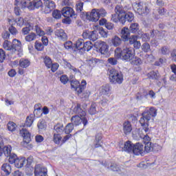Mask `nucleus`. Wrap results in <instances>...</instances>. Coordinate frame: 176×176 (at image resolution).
<instances>
[{
  "label": "nucleus",
  "instance_id": "37998d69",
  "mask_svg": "<svg viewBox=\"0 0 176 176\" xmlns=\"http://www.w3.org/2000/svg\"><path fill=\"white\" fill-rule=\"evenodd\" d=\"M84 3L80 0L78 1L76 3V10L78 13H82L83 12Z\"/></svg>",
  "mask_w": 176,
  "mask_h": 176
},
{
  "label": "nucleus",
  "instance_id": "0eeeda50",
  "mask_svg": "<svg viewBox=\"0 0 176 176\" xmlns=\"http://www.w3.org/2000/svg\"><path fill=\"white\" fill-rule=\"evenodd\" d=\"M82 36L85 39H89V41H92V42H96V41L98 39V34H97V31L96 30H85L82 33Z\"/></svg>",
  "mask_w": 176,
  "mask_h": 176
},
{
  "label": "nucleus",
  "instance_id": "c756f323",
  "mask_svg": "<svg viewBox=\"0 0 176 176\" xmlns=\"http://www.w3.org/2000/svg\"><path fill=\"white\" fill-rule=\"evenodd\" d=\"M111 43L115 46V47H118V46H120V45L123 43V41L122 38H120V37L115 36L111 38Z\"/></svg>",
  "mask_w": 176,
  "mask_h": 176
},
{
  "label": "nucleus",
  "instance_id": "3c124183",
  "mask_svg": "<svg viewBox=\"0 0 176 176\" xmlns=\"http://www.w3.org/2000/svg\"><path fill=\"white\" fill-rule=\"evenodd\" d=\"M142 50L144 52V53H148V52H151V45L148 43H144L142 45Z\"/></svg>",
  "mask_w": 176,
  "mask_h": 176
},
{
  "label": "nucleus",
  "instance_id": "c03bdc74",
  "mask_svg": "<svg viewBox=\"0 0 176 176\" xmlns=\"http://www.w3.org/2000/svg\"><path fill=\"white\" fill-rule=\"evenodd\" d=\"M31 63L28 59H21L19 60V65L21 67V68H27L28 67H30V65Z\"/></svg>",
  "mask_w": 176,
  "mask_h": 176
},
{
  "label": "nucleus",
  "instance_id": "13d9d810",
  "mask_svg": "<svg viewBox=\"0 0 176 176\" xmlns=\"http://www.w3.org/2000/svg\"><path fill=\"white\" fill-rule=\"evenodd\" d=\"M12 147L10 146H7L3 148V153L6 156L8 157L12 155Z\"/></svg>",
  "mask_w": 176,
  "mask_h": 176
},
{
  "label": "nucleus",
  "instance_id": "6e6552de",
  "mask_svg": "<svg viewBox=\"0 0 176 176\" xmlns=\"http://www.w3.org/2000/svg\"><path fill=\"white\" fill-rule=\"evenodd\" d=\"M61 11L63 17H65L66 19H69V17L76 19V15L75 14V11H74V8L71 7H64Z\"/></svg>",
  "mask_w": 176,
  "mask_h": 176
},
{
  "label": "nucleus",
  "instance_id": "a211bd4d",
  "mask_svg": "<svg viewBox=\"0 0 176 176\" xmlns=\"http://www.w3.org/2000/svg\"><path fill=\"white\" fill-rule=\"evenodd\" d=\"M34 175L35 176H47V169L45 168H39V166L37 165L35 166Z\"/></svg>",
  "mask_w": 176,
  "mask_h": 176
},
{
  "label": "nucleus",
  "instance_id": "1a4fd4ad",
  "mask_svg": "<svg viewBox=\"0 0 176 176\" xmlns=\"http://www.w3.org/2000/svg\"><path fill=\"white\" fill-rule=\"evenodd\" d=\"M96 49L99 50L100 53L101 54H107V52H108V45L104 41H99L96 43L95 45Z\"/></svg>",
  "mask_w": 176,
  "mask_h": 176
},
{
  "label": "nucleus",
  "instance_id": "473e14b6",
  "mask_svg": "<svg viewBox=\"0 0 176 176\" xmlns=\"http://www.w3.org/2000/svg\"><path fill=\"white\" fill-rule=\"evenodd\" d=\"M147 76L148 79H153V80L155 79V80L160 79V74H159V72H155V71L150 72L147 74Z\"/></svg>",
  "mask_w": 176,
  "mask_h": 176
},
{
  "label": "nucleus",
  "instance_id": "72a5a7b5",
  "mask_svg": "<svg viewBox=\"0 0 176 176\" xmlns=\"http://www.w3.org/2000/svg\"><path fill=\"white\" fill-rule=\"evenodd\" d=\"M115 12L117 14L119 15V17H122V16L126 13V11H124V9L123 8V6L120 5H117L115 8Z\"/></svg>",
  "mask_w": 176,
  "mask_h": 176
},
{
  "label": "nucleus",
  "instance_id": "de8ad7c7",
  "mask_svg": "<svg viewBox=\"0 0 176 176\" xmlns=\"http://www.w3.org/2000/svg\"><path fill=\"white\" fill-rule=\"evenodd\" d=\"M74 125L72 122L68 123L65 127V134H69L70 133H72V131L74 130Z\"/></svg>",
  "mask_w": 176,
  "mask_h": 176
},
{
  "label": "nucleus",
  "instance_id": "4c0bfd02",
  "mask_svg": "<svg viewBox=\"0 0 176 176\" xmlns=\"http://www.w3.org/2000/svg\"><path fill=\"white\" fill-rule=\"evenodd\" d=\"M109 85H105L104 86H102L100 89L101 96H108V94H109Z\"/></svg>",
  "mask_w": 176,
  "mask_h": 176
},
{
  "label": "nucleus",
  "instance_id": "2f4dec72",
  "mask_svg": "<svg viewBox=\"0 0 176 176\" xmlns=\"http://www.w3.org/2000/svg\"><path fill=\"white\" fill-rule=\"evenodd\" d=\"M1 170L5 173L6 175H10V173H12V166H10V164L6 163L2 165Z\"/></svg>",
  "mask_w": 176,
  "mask_h": 176
},
{
  "label": "nucleus",
  "instance_id": "c9c22d12",
  "mask_svg": "<svg viewBox=\"0 0 176 176\" xmlns=\"http://www.w3.org/2000/svg\"><path fill=\"white\" fill-rule=\"evenodd\" d=\"M54 129L56 131V134H63L65 131L64 125L63 124H57L54 126Z\"/></svg>",
  "mask_w": 176,
  "mask_h": 176
},
{
  "label": "nucleus",
  "instance_id": "bf43d9fd",
  "mask_svg": "<svg viewBox=\"0 0 176 176\" xmlns=\"http://www.w3.org/2000/svg\"><path fill=\"white\" fill-rule=\"evenodd\" d=\"M111 21L113 23H120V16L117 13L111 14Z\"/></svg>",
  "mask_w": 176,
  "mask_h": 176
},
{
  "label": "nucleus",
  "instance_id": "ddd939ff",
  "mask_svg": "<svg viewBox=\"0 0 176 176\" xmlns=\"http://www.w3.org/2000/svg\"><path fill=\"white\" fill-rule=\"evenodd\" d=\"M92 148H102V134L97 133L95 135V140L92 144Z\"/></svg>",
  "mask_w": 176,
  "mask_h": 176
},
{
  "label": "nucleus",
  "instance_id": "f3484780",
  "mask_svg": "<svg viewBox=\"0 0 176 176\" xmlns=\"http://www.w3.org/2000/svg\"><path fill=\"white\" fill-rule=\"evenodd\" d=\"M55 35L58 38L59 41H67L68 39V36H67V33L63 29H57L55 31Z\"/></svg>",
  "mask_w": 176,
  "mask_h": 176
},
{
  "label": "nucleus",
  "instance_id": "f8f14e48",
  "mask_svg": "<svg viewBox=\"0 0 176 176\" xmlns=\"http://www.w3.org/2000/svg\"><path fill=\"white\" fill-rule=\"evenodd\" d=\"M132 153L137 155H141L142 156L144 153H145V151H144V145L140 143H136L133 144Z\"/></svg>",
  "mask_w": 176,
  "mask_h": 176
},
{
  "label": "nucleus",
  "instance_id": "cd10ccee",
  "mask_svg": "<svg viewBox=\"0 0 176 176\" xmlns=\"http://www.w3.org/2000/svg\"><path fill=\"white\" fill-rule=\"evenodd\" d=\"M138 39H142L143 42H149L151 41V36H149V34L144 33L142 32H140L138 34Z\"/></svg>",
  "mask_w": 176,
  "mask_h": 176
},
{
  "label": "nucleus",
  "instance_id": "ea45409f",
  "mask_svg": "<svg viewBox=\"0 0 176 176\" xmlns=\"http://www.w3.org/2000/svg\"><path fill=\"white\" fill-rule=\"evenodd\" d=\"M36 39V34L34 32H31L30 34H26L25 40L26 42H32Z\"/></svg>",
  "mask_w": 176,
  "mask_h": 176
},
{
  "label": "nucleus",
  "instance_id": "338daca9",
  "mask_svg": "<svg viewBox=\"0 0 176 176\" xmlns=\"http://www.w3.org/2000/svg\"><path fill=\"white\" fill-rule=\"evenodd\" d=\"M98 32L100 35L102 36V38H107V36H108V33L105 30H104V28H99Z\"/></svg>",
  "mask_w": 176,
  "mask_h": 176
},
{
  "label": "nucleus",
  "instance_id": "c85d7f7f",
  "mask_svg": "<svg viewBox=\"0 0 176 176\" xmlns=\"http://www.w3.org/2000/svg\"><path fill=\"white\" fill-rule=\"evenodd\" d=\"M34 114H30L29 116L26 118V120L24 124V127H31L32 126V123H34Z\"/></svg>",
  "mask_w": 176,
  "mask_h": 176
},
{
  "label": "nucleus",
  "instance_id": "4d7b16f0",
  "mask_svg": "<svg viewBox=\"0 0 176 176\" xmlns=\"http://www.w3.org/2000/svg\"><path fill=\"white\" fill-rule=\"evenodd\" d=\"M35 31L36 35H38V36H43V35H45V32L42 30V29H41V27H39L38 25L35 26Z\"/></svg>",
  "mask_w": 176,
  "mask_h": 176
},
{
  "label": "nucleus",
  "instance_id": "a878e982",
  "mask_svg": "<svg viewBox=\"0 0 176 176\" xmlns=\"http://www.w3.org/2000/svg\"><path fill=\"white\" fill-rule=\"evenodd\" d=\"M86 63H87V65H88V67H89V68L93 69V68H94V67H96V65H97V64H98V63H100V60H99V59H97L96 58H92L91 59L87 60Z\"/></svg>",
  "mask_w": 176,
  "mask_h": 176
},
{
  "label": "nucleus",
  "instance_id": "a19ab883",
  "mask_svg": "<svg viewBox=\"0 0 176 176\" xmlns=\"http://www.w3.org/2000/svg\"><path fill=\"white\" fill-rule=\"evenodd\" d=\"M129 61L132 65H141V64H142V60L141 58L137 56H133Z\"/></svg>",
  "mask_w": 176,
  "mask_h": 176
},
{
  "label": "nucleus",
  "instance_id": "423d86ee",
  "mask_svg": "<svg viewBox=\"0 0 176 176\" xmlns=\"http://www.w3.org/2000/svg\"><path fill=\"white\" fill-rule=\"evenodd\" d=\"M70 85L72 89H74V90L76 92V94H78V96H80V94H82V93H83L85 89H86L87 82L86 80H82L80 85L78 80H73L71 81Z\"/></svg>",
  "mask_w": 176,
  "mask_h": 176
},
{
  "label": "nucleus",
  "instance_id": "bb28decb",
  "mask_svg": "<svg viewBox=\"0 0 176 176\" xmlns=\"http://www.w3.org/2000/svg\"><path fill=\"white\" fill-rule=\"evenodd\" d=\"M53 141L54 144H56V145H59V146H61L63 145V137H61V135H60L59 133H54Z\"/></svg>",
  "mask_w": 176,
  "mask_h": 176
},
{
  "label": "nucleus",
  "instance_id": "774afa93",
  "mask_svg": "<svg viewBox=\"0 0 176 176\" xmlns=\"http://www.w3.org/2000/svg\"><path fill=\"white\" fill-rule=\"evenodd\" d=\"M60 80L63 85H67V83H68L69 79L67 75H63L60 76Z\"/></svg>",
  "mask_w": 176,
  "mask_h": 176
},
{
  "label": "nucleus",
  "instance_id": "7ed1b4c3",
  "mask_svg": "<svg viewBox=\"0 0 176 176\" xmlns=\"http://www.w3.org/2000/svg\"><path fill=\"white\" fill-rule=\"evenodd\" d=\"M115 57L116 58H122L125 61H130L135 57L134 50L131 47H126L122 50L121 48L117 47L115 50Z\"/></svg>",
  "mask_w": 176,
  "mask_h": 176
},
{
  "label": "nucleus",
  "instance_id": "680f3d73",
  "mask_svg": "<svg viewBox=\"0 0 176 176\" xmlns=\"http://www.w3.org/2000/svg\"><path fill=\"white\" fill-rule=\"evenodd\" d=\"M137 39H138V35H132L131 36H129L128 41L130 45H133L135 42L137 41Z\"/></svg>",
  "mask_w": 176,
  "mask_h": 176
},
{
  "label": "nucleus",
  "instance_id": "49530a36",
  "mask_svg": "<svg viewBox=\"0 0 176 176\" xmlns=\"http://www.w3.org/2000/svg\"><path fill=\"white\" fill-rule=\"evenodd\" d=\"M34 47L36 50H37L38 52H42L43 49H45V45H43L42 43L38 41H36L34 43Z\"/></svg>",
  "mask_w": 176,
  "mask_h": 176
},
{
  "label": "nucleus",
  "instance_id": "393cba45",
  "mask_svg": "<svg viewBox=\"0 0 176 176\" xmlns=\"http://www.w3.org/2000/svg\"><path fill=\"white\" fill-rule=\"evenodd\" d=\"M133 147H134V144H133L131 142L128 140L124 143V151L125 152H128V153H133Z\"/></svg>",
  "mask_w": 176,
  "mask_h": 176
},
{
  "label": "nucleus",
  "instance_id": "9d476101",
  "mask_svg": "<svg viewBox=\"0 0 176 176\" xmlns=\"http://www.w3.org/2000/svg\"><path fill=\"white\" fill-rule=\"evenodd\" d=\"M135 6L139 14H148V13H149V9L148 8V6L146 4H144V3H138Z\"/></svg>",
  "mask_w": 176,
  "mask_h": 176
},
{
  "label": "nucleus",
  "instance_id": "603ef678",
  "mask_svg": "<svg viewBox=\"0 0 176 176\" xmlns=\"http://www.w3.org/2000/svg\"><path fill=\"white\" fill-rule=\"evenodd\" d=\"M8 162L10 164H14L16 163V160H17V155L14 153L10 154Z\"/></svg>",
  "mask_w": 176,
  "mask_h": 176
},
{
  "label": "nucleus",
  "instance_id": "412c9836",
  "mask_svg": "<svg viewBox=\"0 0 176 176\" xmlns=\"http://www.w3.org/2000/svg\"><path fill=\"white\" fill-rule=\"evenodd\" d=\"M12 52H21V41H20L17 39H14L12 41Z\"/></svg>",
  "mask_w": 176,
  "mask_h": 176
},
{
  "label": "nucleus",
  "instance_id": "a18cd8bd",
  "mask_svg": "<svg viewBox=\"0 0 176 176\" xmlns=\"http://www.w3.org/2000/svg\"><path fill=\"white\" fill-rule=\"evenodd\" d=\"M85 43V40L82 38H79L76 42V49L77 50H82L83 48V45Z\"/></svg>",
  "mask_w": 176,
  "mask_h": 176
},
{
  "label": "nucleus",
  "instance_id": "052dcab7",
  "mask_svg": "<svg viewBox=\"0 0 176 176\" xmlns=\"http://www.w3.org/2000/svg\"><path fill=\"white\" fill-rule=\"evenodd\" d=\"M3 47L5 50H12V45H10V42L9 41H5L3 43Z\"/></svg>",
  "mask_w": 176,
  "mask_h": 176
},
{
  "label": "nucleus",
  "instance_id": "20e7f679",
  "mask_svg": "<svg viewBox=\"0 0 176 176\" xmlns=\"http://www.w3.org/2000/svg\"><path fill=\"white\" fill-rule=\"evenodd\" d=\"M82 14L85 15L87 20L96 23L100 20V17H105L107 16V11L104 8L93 9L90 12H82Z\"/></svg>",
  "mask_w": 176,
  "mask_h": 176
},
{
  "label": "nucleus",
  "instance_id": "58836bf2",
  "mask_svg": "<svg viewBox=\"0 0 176 176\" xmlns=\"http://www.w3.org/2000/svg\"><path fill=\"white\" fill-rule=\"evenodd\" d=\"M93 49V44L90 41L85 42L82 45L83 52H90Z\"/></svg>",
  "mask_w": 176,
  "mask_h": 176
},
{
  "label": "nucleus",
  "instance_id": "8fccbe9b",
  "mask_svg": "<svg viewBox=\"0 0 176 176\" xmlns=\"http://www.w3.org/2000/svg\"><path fill=\"white\" fill-rule=\"evenodd\" d=\"M20 5L22 9H25V8H28V6L31 5V1H30L29 0H21Z\"/></svg>",
  "mask_w": 176,
  "mask_h": 176
},
{
  "label": "nucleus",
  "instance_id": "7c9ffc66",
  "mask_svg": "<svg viewBox=\"0 0 176 176\" xmlns=\"http://www.w3.org/2000/svg\"><path fill=\"white\" fill-rule=\"evenodd\" d=\"M25 163V157L16 158L14 166L16 168H21Z\"/></svg>",
  "mask_w": 176,
  "mask_h": 176
},
{
  "label": "nucleus",
  "instance_id": "2eb2a0df",
  "mask_svg": "<svg viewBox=\"0 0 176 176\" xmlns=\"http://www.w3.org/2000/svg\"><path fill=\"white\" fill-rule=\"evenodd\" d=\"M20 134L23 138V142H25V144H30V142H31V133H30V131L25 129V128H23L20 131Z\"/></svg>",
  "mask_w": 176,
  "mask_h": 176
},
{
  "label": "nucleus",
  "instance_id": "9b49d317",
  "mask_svg": "<svg viewBox=\"0 0 176 176\" xmlns=\"http://www.w3.org/2000/svg\"><path fill=\"white\" fill-rule=\"evenodd\" d=\"M121 24H126V21L131 23L134 20V14L131 12H125L124 14L120 19Z\"/></svg>",
  "mask_w": 176,
  "mask_h": 176
},
{
  "label": "nucleus",
  "instance_id": "aec40b11",
  "mask_svg": "<svg viewBox=\"0 0 176 176\" xmlns=\"http://www.w3.org/2000/svg\"><path fill=\"white\" fill-rule=\"evenodd\" d=\"M104 166L107 167V168H108L109 170H111V171H116L117 173H119V171H120V168L117 164L112 162L108 163L105 162Z\"/></svg>",
  "mask_w": 176,
  "mask_h": 176
},
{
  "label": "nucleus",
  "instance_id": "39448f33",
  "mask_svg": "<svg viewBox=\"0 0 176 176\" xmlns=\"http://www.w3.org/2000/svg\"><path fill=\"white\" fill-rule=\"evenodd\" d=\"M109 74L111 83L114 85L123 83V74H122V72L116 69H111L109 70Z\"/></svg>",
  "mask_w": 176,
  "mask_h": 176
},
{
  "label": "nucleus",
  "instance_id": "79ce46f5",
  "mask_svg": "<svg viewBox=\"0 0 176 176\" xmlns=\"http://www.w3.org/2000/svg\"><path fill=\"white\" fill-rule=\"evenodd\" d=\"M43 63L47 67V68H52V64L53 63V60H52V58L47 56H45L43 58Z\"/></svg>",
  "mask_w": 176,
  "mask_h": 176
},
{
  "label": "nucleus",
  "instance_id": "6e6d98bb",
  "mask_svg": "<svg viewBox=\"0 0 176 176\" xmlns=\"http://www.w3.org/2000/svg\"><path fill=\"white\" fill-rule=\"evenodd\" d=\"M62 14V11H60L58 10H55L52 12V16L54 17V19H61Z\"/></svg>",
  "mask_w": 176,
  "mask_h": 176
},
{
  "label": "nucleus",
  "instance_id": "864d4df0",
  "mask_svg": "<svg viewBox=\"0 0 176 176\" xmlns=\"http://www.w3.org/2000/svg\"><path fill=\"white\" fill-rule=\"evenodd\" d=\"M97 104L96 103H93L89 110V113L90 115H96L97 113Z\"/></svg>",
  "mask_w": 176,
  "mask_h": 176
},
{
  "label": "nucleus",
  "instance_id": "e433bc0d",
  "mask_svg": "<svg viewBox=\"0 0 176 176\" xmlns=\"http://www.w3.org/2000/svg\"><path fill=\"white\" fill-rule=\"evenodd\" d=\"M144 152H146V153H151V152H153V143L152 142H146L144 144Z\"/></svg>",
  "mask_w": 176,
  "mask_h": 176
},
{
  "label": "nucleus",
  "instance_id": "b1692460",
  "mask_svg": "<svg viewBox=\"0 0 176 176\" xmlns=\"http://www.w3.org/2000/svg\"><path fill=\"white\" fill-rule=\"evenodd\" d=\"M129 31L132 34H140L141 31H140V25L137 23H131L129 27Z\"/></svg>",
  "mask_w": 176,
  "mask_h": 176
},
{
  "label": "nucleus",
  "instance_id": "5701e85b",
  "mask_svg": "<svg viewBox=\"0 0 176 176\" xmlns=\"http://www.w3.org/2000/svg\"><path fill=\"white\" fill-rule=\"evenodd\" d=\"M25 27L23 28L21 30V32L23 35H28L30 34V31H32L34 30V24L32 23L29 22L28 23H26Z\"/></svg>",
  "mask_w": 176,
  "mask_h": 176
},
{
  "label": "nucleus",
  "instance_id": "69168bd1",
  "mask_svg": "<svg viewBox=\"0 0 176 176\" xmlns=\"http://www.w3.org/2000/svg\"><path fill=\"white\" fill-rule=\"evenodd\" d=\"M162 151V146L158 144H153V152H160Z\"/></svg>",
  "mask_w": 176,
  "mask_h": 176
},
{
  "label": "nucleus",
  "instance_id": "f257e3e1",
  "mask_svg": "<svg viewBox=\"0 0 176 176\" xmlns=\"http://www.w3.org/2000/svg\"><path fill=\"white\" fill-rule=\"evenodd\" d=\"M157 115V110L155 107H151L149 109H146L142 113L139 122L142 127L144 130L146 135L140 136L143 139L144 144L146 142H151V138L148 135V133H151L149 129V120L152 118L156 117Z\"/></svg>",
  "mask_w": 176,
  "mask_h": 176
},
{
  "label": "nucleus",
  "instance_id": "4468645a",
  "mask_svg": "<svg viewBox=\"0 0 176 176\" xmlns=\"http://www.w3.org/2000/svg\"><path fill=\"white\" fill-rule=\"evenodd\" d=\"M56 8V3L53 1H45V6L43 10L44 13L45 14H48V13H51L52 11L54 10Z\"/></svg>",
  "mask_w": 176,
  "mask_h": 176
},
{
  "label": "nucleus",
  "instance_id": "6ab92c4d",
  "mask_svg": "<svg viewBox=\"0 0 176 176\" xmlns=\"http://www.w3.org/2000/svg\"><path fill=\"white\" fill-rule=\"evenodd\" d=\"M133 130V126H131V122L129 121H125L122 124V131L123 133L127 135L128 134H130L131 133V131Z\"/></svg>",
  "mask_w": 176,
  "mask_h": 176
},
{
  "label": "nucleus",
  "instance_id": "f03ea898",
  "mask_svg": "<svg viewBox=\"0 0 176 176\" xmlns=\"http://www.w3.org/2000/svg\"><path fill=\"white\" fill-rule=\"evenodd\" d=\"M74 112L77 115L73 116L71 118V122L74 126H79L83 124L84 126H87L89 121L86 116V111L80 108V104H78L76 107L74 108ZM80 115V116H78Z\"/></svg>",
  "mask_w": 176,
  "mask_h": 176
},
{
  "label": "nucleus",
  "instance_id": "e2e57ef3",
  "mask_svg": "<svg viewBox=\"0 0 176 176\" xmlns=\"http://www.w3.org/2000/svg\"><path fill=\"white\" fill-rule=\"evenodd\" d=\"M7 127L9 131H14L16 130V124L13 122H8Z\"/></svg>",
  "mask_w": 176,
  "mask_h": 176
},
{
  "label": "nucleus",
  "instance_id": "5fc2aeb1",
  "mask_svg": "<svg viewBox=\"0 0 176 176\" xmlns=\"http://www.w3.org/2000/svg\"><path fill=\"white\" fill-rule=\"evenodd\" d=\"M161 54L163 56H167V54H170V49L167 46H163L160 49Z\"/></svg>",
  "mask_w": 176,
  "mask_h": 176
},
{
  "label": "nucleus",
  "instance_id": "0e129e2a",
  "mask_svg": "<svg viewBox=\"0 0 176 176\" xmlns=\"http://www.w3.org/2000/svg\"><path fill=\"white\" fill-rule=\"evenodd\" d=\"M118 58H109L107 61L111 65H118Z\"/></svg>",
  "mask_w": 176,
  "mask_h": 176
},
{
  "label": "nucleus",
  "instance_id": "09e8293b",
  "mask_svg": "<svg viewBox=\"0 0 176 176\" xmlns=\"http://www.w3.org/2000/svg\"><path fill=\"white\" fill-rule=\"evenodd\" d=\"M46 121L44 120H40L37 124L38 130H44L47 127Z\"/></svg>",
  "mask_w": 176,
  "mask_h": 176
},
{
  "label": "nucleus",
  "instance_id": "f704fd0d",
  "mask_svg": "<svg viewBox=\"0 0 176 176\" xmlns=\"http://www.w3.org/2000/svg\"><path fill=\"white\" fill-rule=\"evenodd\" d=\"M15 22L16 23L17 25H19V27H23V25H25L29 23L28 19L27 18L23 19L22 17H19L16 19L15 20Z\"/></svg>",
  "mask_w": 176,
  "mask_h": 176
},
{
  "label": "nucleus",
  "instance_id": "4be33fe9",
  "mask_svg": "<svg viewBox=\"0 0 176 176\" xmlns=\"http://www.w3.org/2000/svg\"><path fill=\"white\" fill-rule=\"evenodd\" d=\"M130 29L127 27H124L121 30V38L124 39V41L126 42L129 41V38H130Z\"/></svg>",
  "mask_w": 176,
  "mask_h": 176
},
{
  "label": "nucleus",
  "instance_id": "dca6fc26",
  "mask_svg": "<svg viewBox=\"0 0 176 176\" xmlns=\"http://www.w3.org/2000/svg\"><path fill=\"white\" fill-rule=\"evenodd\" d=\"M43 6L42 0H33L30 1V5L28 6L29 10H34V9H39Z\"/></svg>",
  "mask_w": 176,
  "mask_h": 176
}]
</instances>
